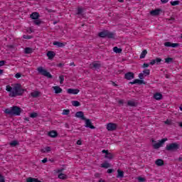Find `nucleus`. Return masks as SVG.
Returning a JSON list of instances; mask_svg holds the SVG:
<instances>
[{"label": "nucleus", "mask_w": 182, "mask_h": 182, "mask_svg": "<svg viewBox=\"0 0 182 182\" xmlns=\"http://www.w3.org/2000/svg\"><path fill=\"white\" fill-rule=\"evenodd\" d=\"M178 4H180V1H171V5H172V6H176L178 5Z\"/></svg>", "instance_id": "nucleus-39"}, {"label": "nucleus", "mask_w": 182, "mask_h": 182, "mask_svg": "<svg viewBox=\"0 0 182 182\" xmlns=\"http://www.w3.org/2000/svg\"><path fill=\"white\" fill-rule=\"evenodd\" d=\"M138 181L139 182H144V181H146V178L139 176V177H138Z\"/></svg>", "instance_id": "nucleus-44"}, {"label": "nucleus", "mask_w": 182, "mask_h": 182, "mask_svg": "<svg viewBox=\"0 0 182 182\" xmlns=\"http://www.w3.org/2000/svg\"><path fill=\"white\" fill-rule=\"evenodd\" d=\"M42 163H48V158H44V159L42 160Z\"/></svg>", "instance_id": "nucleus-51"}, {"label": "nucleus", "mask_w": 182, "mask_h": 182, "mask_svg": "<svg viewBox=\"0 0 182 182\" xmlns=\"http://www.w3.org/2000/svg\"><path fill=\"white\" fill-rule=\"evenodd\" d=\"M123 103H124V101L123 100H120L119 101V105H123Z\"/></svg>", "instance_id": "nucleus-56"}, {"label": "nucleus", "mask_w": 182, "mask_h": 182, "mask_svg": "<svg viewBox=\"0 0 182 182\" xmlns=\"http://www.w3.org/2000/svg\"><path fill=\"white\" fill-rule=\"evenodd\" d=\"M23 39H31V36L24 35V36H23Z\"/></svg>", "instance_id": "nucleus-49"}, {"label": "nucleus", "mask_w": 182, "mask_h": 182, "mask_svg": "<svg viewBox=\"0 0 182 182\" xmlns=\"http://www.w3.org/2000/svg\"><path fill=\"white\" fill-rule=\"evenodd\" d=\"M160 62H161V58H156L155 60H152L151 62H150V65H156V63H160Z\"/></svg>", "instance_id": "nucleus-25"}, {"label": "nucleus", "mask_w": 182, "mask_h": 182, "mask_svg": "<svg viewBox=\"0 0 182 182\" xmlns=\"http://www.w3.org/2000/svg\"><path fill=\"white\" fill-rule=\"evenodd\" d=\"M178 125L180 126V127H182V122H178Z\"/></svg>", "instance_id": "nucleus-60"}, {"label": "nucleus", "mask_w": 182, "mask_h": 182, "mask_svg": "<svg viewBox=\"0 0 182 182\" xmlns=\"http://www.w3.org/2000/svg\"><path fill=\"white\" fill-rule=\"evenodd\" d=\"M117 129V124L109 122L107 124V129L108 132H114Z\"/></svg>", "instance_id": "nucleus-6"}, {"label": "nucleus", "mask_w": 182, "mask_h": 182, "mask_svg": "<svg viewBox=\"0 0 182 182\" xmlns=\"http://www.w3.org/2000/svg\"><path fill=\"white\" fill-rule=\"evenodd\" d=\"M51 149L50 146H47L45 149H42L41 151L43 153H49V151H50Z\"/></svg>", "instance_id": "nucleus-34"}, {"label": "nucleus", "mask_w": 182, "mask_h": 182, "mask_svg": "<svg viewBox=\"0 0 182 182\" xmlns=\"http://www.w3.org/2000/svg\"><path fill=\"white\" fill-rule=\"evenodd\" d=\"M48 136L53 138L58 137V132L56 131H50L48 132Z\"/></svg>", "instance_id": "nucleus-19"}, {"label": "nucleus", "mask_w": 182, "mask_h": 182, "mask_svg": "<svg viewBox=\"0 0 182 182\" xmlns=\"http://www.w3.org/2000/svg\"><path fill=\"white\" fill-rule=\"evenodd\" d=\"M149 66H150V65L147 63H144L143 65V68H149Z\"/></svg>", "instance_id": "nucleus-52"}, {"label": "nucleus", "mask_w": 182, "mask_h": 182, "mask_svg": "<svg viewBox=\"0 0 182 182\" xmlns=\"http://www.w3.org/2000/svg\"><path fill=\"white\" fill-rule=\"evenodd\" d=\"M79 92L80 90L78 89L69 88L67 90V93H68V95H77Z\"/></svg>", "instance_id": "nucleus-12"}, {"label": "nucleus", "mask_w": 182, "mask_h": 182, "mask_svg": "<svg viewBox=\"0 0 182 182\" xmlns=\"http://www.w3.org/2000/svg\"><path fill=\"white\" fill-rule=\"evenodd\" d=\"M77 144H78V146H82V141L80 140L77 141Z\"/></svg>", "instance_id": "nucleus-53"}, {"label": "nucleus", "mask_w": 182, "mask_h": 182, "mask_svg": "<svg viewBox=\"0 0 182 182\" xmlns=\"http://www.w3.org/2000/svg\"><path fill=\"white\" fill-rule=\"evenodd\" d=\"M0 182H5V178L2 175H0Z\"/></svg>", "instance_id": "nucleus-47"}, {"label": "nucleus", "mask_w": 182, "mask_h": 182, "mask_svg": "<svg viewBox=\"0 0 182 182\" xmlns=\"http://www.w3.org/2000/svg\"><path fill=\"white\" fill-rule=\"evenodd\" d=\"M162 97L163 95L159 92L154 95V99H156V100H161Z\"/></svg>", "instance_id": "nucleus-21"}, {"label": "nucleus", "mask_w": 182, "mask_h": 182, "mask_svg": "<svg viewBox=\"0 0 182 182\" xmlns=\"http://www.w3.org/2000/svg\"><path fill=\"white\" fill-rule=\"evenodd\" d=\"M90 69H100L102 64L99 61H94L90 64Z\"/></svg>", "instance_id": "nucleus-7"}, {"label": "nucleus", "mask_w": 182, "mask_h": 182, "mask_svg": "<svg viewBox=\"0 0 182 182\" xmlns=\"http://www.w3.org/2000/svg\"><path fill=\"white\" fill-rule=\"evenodd\" d=\"M165 62H166V63H171V62H173V58H167L165 59Z\"/></svg>", "instance_id": "nucleus-40"}, {"label": "nucleus", "mask_w": 182, "mask_h": 182, "mask_svg": "<svg viewBox=\"0 0 182 182\" xmlns=\"http://www.w3.org/2000/svg\"><path fill=\"white\" fill-rule=\"evenodd\" d=\"M53 45H54L55 46H58V48H63V46H65V44L58 41H54L53 43Z\"/></svg>", "instance_id": "nucleus-18"}, {"label": "nucleus", "mask_w": 182, "mask_h": 182, "mask_svg": "<svg viewBox=\"0 0 182 182\" xmlns=\"http://www.w3.org/2000/svg\"><path fill=\"white\" fill-rule=\"evenodd\" d=\"M59 79H60V85H63V80H65V77L63 75H60L59 77Z\"/></svg>", "instance_id": "nucleus-42"}, {"label": "nucleus", "mask_w": 182, "mask_h": 182, "mask_svg": "<svg viewBox=\"0 0 182 182\" xmlns=\"http://www.w3.org/2000/svg\"><path fill=\"white\" fill-rule=\"evenodd\" d=\"M112 85H113V86H117V85L113 82H112Z\"/></svg>", "instance_id": "nucleus-64"}, {"label": "nucleus", "mask_w": 182, "mask_h": 182, "mask_svg": "<svg viewBox=\"0 0 182 182\" xmlns=\"http://www.w3.org/2000/svg\"><path fill=\"white\" fill-rule=\"evenodd\" d=\"M161 2L162 4H167V2H168V0H161Z\"/></svg>", "instance_id": "nucleus-54"}, {"label": "nucleus", "mask_w": 182, "mask_h": 182, "mask_svg": "<svg viewBox=\"0 0 182 182\" xmlns=\"http://www.w3.org/2000/svg\"><path fill=\"white\" fill-rule=\"evenodd\" d=\"M33 22H34L35 25H41L40 20H35Z\"/></svg>", "instance_id": "nucleus-46"}, {"label": "nucleus", "mask_w": 182, "mask_h": 182, "mask_svg": "<svg viewBox=\"0 0 182 182\" xmlns=\"http://www.w3.org/2000/svg\"><path fill=\"white\" fill-rule=\"evenodd\" d=\"M178 149H180V144L177 143L169 144L166 146V150H167V151H177Z\"/></svg>", "instance_id": "nucleus-3"}, {"label": "nucleus", "mask_w": 182, "mask_h": 182, "mask_svg": "<svg viewBox=\"0 0 182 182\" xmlns=\"http://www.w3.org/2000/svg\"><path fill=\"white\" fill-rule=\"evenodd\" d=\"M47 11H48V12H53V10H49V9H47Z\"/></svg>", "instance_id": "nucleus-63"}, {"label": "nucleus", "mask_w": 182, "mask_h": 182, "mask_svg": "<svg viewBox=\"0 0 182 182\" xmlns=\"http://www.w3.org/2000/svg\"><path fill=\"white\" fill-rule=\"evenodd\" d=\"M143 74L144 76H149L150 75V70H144Z\"/></svg>", "instance_id": "nucleus-38"}, {"label": "nucleus", "mask_w": 182, "mask_h": 182, "mask_svg": "<svg viewBox=\"0 0 182 182\" xmlns=\"http://www.w3.org/2000/svg\"><path fill=\"white\" fill-rule=\"evenodd\" d=\"M99 182H106L105 180H103V179H100V181H99Z\"/></svg>", "instance_id": "nucleus-61"}, {"label": "nucleus", "mask_w": 182, "mask_h": 182, "mask_svg": "<svg viewBox=\"0 0 182 182\" xmlns=\"http://www.w3.org/2000/svg\"><path fill=\"white\" fill-rule=\"evenodd\" d=\"M40 95H41V92L39 91H34L31 93V96L32 97H39Z\"/></svg>", "instance_id": "nucleus-23"}, {"label": "nucleus", "mask_w": 182, "mask_h": 182, "mask_svg": "<svg viewBox=\"0 0 182 182\" xmlns=\"http://www.w3.org/2000/svg\"><path fill=\"white\" fill-rule=\"evenodd\" d=\"M164 46H166V48H178V46H180V43L166 42L164 43Z\"/></svg>", "instance_id": "nucleus-9"}, {"label": "nucleus", "mask_w": 182, "mask_h": 182, "mask_svg": "<svg viewBox=\"0 0 182 182\" xmlns=\"http://www.w3.org/2000/svg\"><path fill=\"white\" fill-rule=\"evenodd\" d=\"M98 36H100V38H109V39H113V38H114V33L109 32V31H104L99 33Z\"/></svg>", "instance_id": "nucleus-4"}, {"label": "nucleus", "mask_w": 182, "mask_h": 182, "mask_svg": "<svg viewBox=\"0 0 182 182\" xmlns=\"http://www.w3.org/2000/svg\"><path fill=\"white\" fill-rule=\"evenodd\" d=\"M53 90H55V93H56L57 95L59 93H62V88H60V87L59 86H54L53 87Z\"/></svg>", "instance_id": "nucleus-16"}, {"label": "nucleus", "mask_w": 182, "mask_h": 182, "mask_svg": "<svg viewBox=\"0 0 182 182\" xmlns=\"http://www.w3.org/2000/svg\"><path fill=\"white\" fill-rule=\"evenodd\" d=\"M37 70L40 75L46 76V77H48V79H52V75L50 73L48 72V70H45L43 67H38Z\"/></svg>", "instance_id": "nucleus-5"}, {"label": "nucleus", "mask_w": 182, "mask_h": 182, "mask_svg": "<svg viewBox=\"0 0 182 182\" xmlns=\"http://www.w3.org/2000/svg\"><path fill=\"white\" fill-rule=\"evenodd\" d=\"M30 117H31L32 119H35V117H38V113L36 112L31 113L30 114Z\"/></svg>", "instance_id": "nucleus-41"}, {"label": "nucleus", "mask_w": 182, "mask_h": 182, "mask_svg": "<svg viewBox=\"0 0 182 182\" xmlns=\"http://www.w3.org/2000/svg\"><path fill=\"white\" fill-rule=\"evenodd\" d=\"M21 112L22 109L18 106H14L4 110V113L10 114V116H21Z\"/></svg>", "instance_id": "nucleus-2"}, {"label": "nucleus", "mask_w": 182, "mask_h": 182, "mask_svg": "<svg viewBox=\"0 0 182 182\" xmlns=\"http://www.w3.org/2000/svg\"><path fill=\"white\" fill-rule=\"evenodd\" d=\"M4 65H5V61L4 60H1L0 61V68H1V66H4Z\"/></svg>", "instance_id": "nucleus-50"}, {"label": "nucleus", "mask_w": 182, "mask_h": 182, "mask_svg": "<svg viewBox=\"0 0 182 182\" xmlns=\"http://www.w3.org/2000/svg\"><path fill=\"white\" fill-rule=\"evenodd\" d=\"M2 73H4V70H0V76L2 75Z\"/></svg>", "instance_id": "nucleus-59"}, {"label": "nucleus", "mask_w": 182, "mask_h": 182, "mask_svg": "<svg viewBox=\"0 0 182 182\" xmlns=\"http://www.w3.org/2000/svg\"><path fill=\"white\" fill-rule=\"evenodd\" d=\"M58 178L60 180H66V178H68V176L65 173H60L58 175Z\"/></svg>", "instance_id": "nucleus-27"}, {"label": "nucleus", "mask_w": 182, "mask_h": 182, "mask_svg": "<svg viewBox=\"0 0 182 182\" xmlns=\"http://www.w3.org/2000/svg\"><path fill=\"white\" fill-rule=\"evenodd\" d=\"M150 14L152 16H157V15H160V9L153 10L150 12Z\"/></svg>", "instance_id": "nucleus-17"}, {"label": "nucleus", "mask_w": 182, "mask_h": 182, "mask_svg": "<svg viewBox=\"0 0 182 182\" xmlns=\"http://www.w3.org/2000/svg\"><path fill=\"white\" fill-rule=\"evenodd\" d=\"M166 141H167V138L162 139L159 142L154 144V149H160Z\"/></svg>", "instance_id": "nucleus-8"}, {"label": "nucleus", "mask_w": 182, "mask_h": 182, "mask_svg": "<svg viewBox=\"0 0 182 182\" xmlns=\"http://www.w3.org/2000/svg\"><path fill=\"white\" fill-rule=\"evenodd\" d=\"M155 164L159 166L164 165V161L162 159H157L155 162Z\"/></svg>", "instance_id": "nucleus-24"}, {"label": "nucleus", "mask_w": 182, "mask_h": 182, "mask_svg": "<svg viewBox=\"0 0 182 182\" xmlns=\"http://www.w3.org/2000/svg\"><path fill=\"white\" fill-rule=\"evenodd\" d=\"M6 90L9 92V96L10 97H16V96H22L25 90L22 89V86L20 84H15L13 87L11 85H6Z\"/></svg>", "instance_id": "nucleus-1"}, {"label": "nucleus", "mask_w": 182, "mask_h": 182, "mask_svg": "<svg viewBox=\"0 0 182 182\" xmlns=\"http://www.w3.org/2000/svg\"><path fill=\"white\" fill-rule=\"evenodd\" d=\"M178 161H182V158L181 157L178 158Z\"/></svg>", "instance_id": "nucleus-62"}, {"label": "nucleus", "mask_w": 182, "mask_h": 182, "mask_svg": "<svg viewBox=\"0 0 182 182\" xmlns=\"http://www.w3.org/2000/svg\"><path fill=\"white\" fill-rule=\"evenodd\" d=\"M105 159H109V160L113 159V155H112V154L107 152V154H105Z\"/></svg>", "instance_id": "nucleus-37"}, {"label": "nucleus", "mask_w": 182, "mask_h": 182, "mask_svg": "<svg viewBox=\"0 0 182 182\" xmlns=\"http://www.w3.org/2000/svg\"><path fill=\"white\" fill-rule=\"evenodd\" d=\"M109 174L113 173V169H108L107 171Z\"/></svg>", "instance_id": "nucleus-55"}, {"label": "nucleus", "mask_w": 182, "mask_h": 182, "mask_svg": "<svg viewBox=\"0 0 182 182\" xmlns=\"http://www.w3.org/2000/svg\"><path fill=\"white\" fill-rule=\"evenodd\" d=\"M165 124H168V126H171L173 124V122H171V120H166L164 122Z\"/></svg>", "instance_id": "nucleus-43"}, {"label": "nucleus", "mask_w": 182, "mask_h": 182, "mask_svg": "<svg viewBox=\"0 0 182 182\" xmlns=\"http://www.w3.org/2000/svg\"><path fill=\"white\" fill-rule=\"evenodd\" d=\"M30 17L31 18V19H38V18H39V13L38 12H34L33 14H31Z\"/></svg>", "instance_id": "nucleus-22"}, {"label": "nucleus", "mask_w": 182, "mask_h": 182, "mask_svg": "<svg viewBox=\"0 0 182 182\" xmlns=\"http://www.w3.org/2000/svg\"><path fill=\"white\" fill-rule=\"evenodd\" d=\"M102 153H105V154H107V153H109V152L104 149V150H102Z\"/></svg>", "instance_id": "nucleus-58"}, {"label": "nucleus", "mask_w": 182, "mask_h": 182, "mask_svg": "<svg viewBox=\"0 0 182 182\" xmlns=\"http://www.w3.org/2000/svg\"><path fill=\"white\" fill-rule=\"evenodd\" d=\"M55 55H56V54H55V52H53V51H48L47 53V56H48V59H53V58H55Z\"/></svg>", "instance_id": "nucleus-20"}, {"label": "nucleus", "mask_w": 182, "mask_h": 182, "mask_svg": "<svg viewBox=\"0 0 182 182\" xmlns=\"http://www.w3.org/2000/svg\"><path fill=\"white\" fill-rule=\"evenodd\" d=\"M72 105L75 107H77L80 106V102H79L78 101H73Z\"/></svg>", "instance_id": "nucleus-35"}, {"label": "nucleus", "mask_w": 182, "mask_h": 182, "mask_svg": "<svg viewBox=\"0 0 182 182\" xmlns=\"http://www.w3.org/2000/svg\"><path fill=\"white\" fill-rule=\"evenodd\" d=\"M124 77L127 80H132V79H134V74L132 72L127 73L124 75Z\"/></svg>", "instance_id": "nucleus-11"}, {"label": "nucleus", "mask_w": 182, "mask_h": 182, "mask_svg": "<svg viewBox=\"0 0 182 182\" xmlns=\"http://www.w3.org/2000/svg\"><path fill=\"white\" fill-rule=\"evenodd\" d=\"M136 83H137L138 85H144V80L136 79L133 82H130L131 85H136Z\"/></svg>", "instance_id": "nucleus-15"}, {"label": "nucleus", "mask_w": 182, "mask_h": 182, "mask_svg": "<svg viewBox=\"0 0 182 182\" xmlns=\"http://www.w3.org/2000/svg\"><path fill=\"white\" fill-rule=\"evenodd\" d=\"M77 15H83V8L82 7L77 8Z\"/></svg>", "instance_id": "nucleus-32"}, {"label": "nucleus", "mask_w": 182, "mask_h": 182, "mask_svg": "<svg viewBox=\"0 0 182 182\" xmlns=\"http://www.w3.org/2000/svg\"><path fill=\"white\" fill-rule=\"evenodd\" d=\"M147 55V50H144L140 55V59H144Z\"/></svg>", "instance_id": "nucleus-28"}, {"label": "nucleus", "mask_w": 182, "mask_h": 182, "mask_svg": "<svg viewBox=\"0 0 182 182\" xmlns=\"http://www.w3.org/2000/svg\"><path fill=\"white\" fill-rule=\"evenodd\" d=\"M113 50L114 52H115V53H122V48H119L117 47H114L113 48Z\"/></svg>", "instance_id": "nucleus-33"}, {"label": "nucleus", "mask_w": 182, "mask_h": 182, "mask_svg": "<svg viewBox=\"0 0 182 182\" xmlns=\"http://www.w3.org/2000/svg\"><path fill=\"white\" fill-rule=\"evenodd\" d=\"M85 127H88L89 129H95V126L92 125V122H90V119H85Z\"/></svg>", "instance_id": "nucleus-14"}, {"label": "nucleus", "mask_w": 182, "mask_h": 182, "mask_svg": "<svg viewBox=\"0 0 182 182\" xmlns=\"http://www.w3.org/2000/svg\"><path fill=\"white\" fill-rule=\"evenodd\" d=\"M24 52L26 54L32 53V52H33V49H32L31 48H26L24 50Z\"/></svg>", "instance_id": "nucleus-30"}, {"label": "nucleus", "mask_w": 182, "mask_h": 182, "mask_svg": "<svg viewBox=\"0 0 182 182\" xmlns=\"http://www.w3.org/2000/svg\"><path fill=\"white\" fill-rule=\"evenodd\" d=\"M21 76H22V75H21V73H18L15 75V77H16V79H19V77H21Z\"/></svg>", "instance_id": "nucleus-48"}, {"label": "nucleus", "mask_w": 182, "mask_h": 182, "mask_svg": "<svg viewBox=\"0 0 182 182\" xmlns=\"http://www.w3.org/2000/svg\"><path fill=\"white\" fill-rule=\"evenodd\" d=\"M70 113V110H69V109H63V112H62V114L63 116H68V114H69Z\"/></svg>", "instance_id": "nucleus-36"}, {"label": "nucleus", "mask_w": 182, "mask_h": 182, "mask_svg": "<svg viewBox=\"0 0 182 182\" xmlns=\"http://www.w3.org/2000/svg\"><path fill=\"white\" fill-rule=\"evenodd\" d=\"M18 144H19V142L16 140L10 142V146H11V147H15V146H18Z\"/></svg>", "instance_id": "nucleus-31"}, {"label": "nucleus", "mask_w": 182, "mask_h": 182, "mask_svg": "<svg viewBox=\"0 0 182 182\" xmlns=\"http://www.w3.org/2000/svg\"><path fill=\"white\" fill-rule=\"evenodd\" d=\"M139 79H141V80H143V79H144V74L140 73L139 75Z\"/></svg>", "instance_id": "nucleus-45"}, {"label": "nucleus", "mask_w": 182, "mask_h": 182, "mask_svg": "<svg viewBox=\"0 0 182 182\" xmlns=\"http://www.w3.org/2000/svg\"><path fill=\"white\" fill-rule=\"evenodd\" d=\"M127 106H130L131 107H136V106H137V102H136L134 100H128Z\"/></svg>", "instance_id": "nucleus-13"}, {"label": "nucleus", "mask_w": 182, "mask_h": 182, "mask_svg": "<svg viewBox=\"0 0 182 182\" xmlns=\"http://www.w3.org/2000/svg\"><path fill=\"white\" fill-rule=\"evenodd\" d=\"M62 171H63V168L58 169L57 173H62Z\"/></svg>", "instance_id": "nucleus-57"}, {"label": "nucleus", "mask_w": 182, "mask_h": 182, "mask_svg": "<svg viewBox=\"0 0 182 182\" xmlns=\"http://www.w3.org/2000/svg\"><path fill=\"white\" fill-rule=\"evenodd\" d=\"M101 167L102 168H109V167H110V164L105 162L101 164Z\"/></svg>", "instance_id": "nucleus-29"}, {"label": "nucleus", "mask_w": 182, "mask_h": 182, "mask_svg": "<svg viewBox=\"0 0 182 182\" xmlns=\"http://www.w3.org/2000/svg\"><path fill=\"white\" fill-rule=\"evenodd\" d=\"M75 117H77L78 119H81V120H86V118H85V114L82 111L77 112L75 113Z\"/></svg>", "instance_id": "nucleus-10"}, {"label": "nucleus", "mask_w": 182, "mask_h": 182, "mask_svg": "<svg viewBox=\"0 0 182 182\" xmlns=\"http://www.w3.org/2000/svg\"><path fill=\"white\" fill-rule=\"evenodd\" d=\"M117 173H118V174H117V177L118 178H123V177H124V172H123V171H122L118 169Z\"/></svg>", "instance_id": "nucleus-26"}]
</instances>
